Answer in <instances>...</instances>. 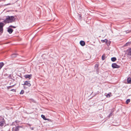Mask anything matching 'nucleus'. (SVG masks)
I'll use <instances>...</instances> for the list:
<instances>
[{
    "mask_svg": "<svg viewBox=\"0 0 131 131\" xmlns=\"http://www.w3.org/2000/svg\"><path fill=\"white\" fill-rule=\"evenodd\" d=\"M14 16H6V19L4 21V22L6 23H9L14 21Z\"/></svg>",
    "mask_w": 131,
    "mask_h": 131,
    "instance_id": "nucleus-1",
    "label": "nucleus"
},
{
    "mask_svg": "<svg viewBox=\"0 0 131 131\" xmlns=\"http://www.w3.org/2000/svg\"><path fill=\"white\" fill-rule=\"evenodd\" d=\"M4 24L2 22L0 23V35H1L3 31V27L4 26Z\"/></svg>",
    "mask_w": 131,
    "mask_h": 131,
    "instance_id": "nucleus-2",
    "label": "nucleus"
},
{
    "mask_svg": "<svg viewBox=\"0 0 131 131\" xmlns=\"http://www.w3.org/2000/svg\"><path fill=\"white\" fill-rule=\"evenodd\" d=\"M112 67L113 69L115 68H118L120 67L119 66L115 63H114L112 64Z\"/></svg>",
    "mask_w": 131,
    "mask_h": 131,
    "instance_id": "nucleus-3",
    "label": "nucleus"
},
{
    "mask_svg": "<svg viewBox=\"0 0 131 131\" xmlns=\"http://www.w3.org/2000/svg\"><path fill=\"white\" fill-rule=\"evenodd\" d=\"M41 116L42 118H43V119L45 120H47L48 121H49V122H53V121L51 120V119H47L45 116L43 115H41Z\"/></svg>",
    "mask_w": 131,
    "mask_h": 131,
    "instance_id": "nucleus-4",
    "label": "nucleus"
},
{
    "mask_svg": "<svg viewBox=\"0 0 131 131\" xmlns=\"http://www.w3.org/2000/svg\"><path fill=\"white\" fill-rule=\"evenodd\" d=\"M23 85L28 86L29 87H30L31 86V84L30 83V81H25L24 82Z\"/></svg>",
    "mask_w": 131,
    "mask_h": 131,
    "instance_id": "nucleus-5",
    "label": "nucleus"
},
{
    "mask_svg": "<svg viewBox=\"0 0 131 131\" xmlns=\"http://www.w3.org/2000/svg\"><path fill=\"white\" fill-rule=\"evenodd\" d=\"M24 77L26 78H28L29 79H30L31 78L32 75L26 74L25 75Z\"/></svg>",
    "mask_w": 131,
    "mask_h": 131,
    "instance_id": "nucleus-6",
    "label": "nucleus"
},
{
    "mask_svg": "<svg viewBox=\"0 0 131 131\" xmlns=\"http://www.w3.org/2000/svg\"><path fill=\"white\" fill-rule=\"evenodd\" d=\"M127 54L128 55L131 56V48H129L127 51Z\"/></svg>",
    "mask_w": 131,
    "mask_h": 131,
    "instance_id": "nucleus-7",
    "label": "nucleus"
},
{
    "mask_svg": "<svg viewBox=\"0 0 131 131\" xmlns=\"http://www.w3.org/2000/svg\"><path fill=\"white\" fill-rule=\"evenodd\" d=\"M7 31L9 34H11L12 33L13 31V30L10 28H9L7 29Z\"/></svg>",
    "mask_w": 131,
    "mask_h": 131,
    "instance_id": "nucleus-8",
    "label": "nucleus"
},
{
    "mask_svg": "<svg viewBox=\"0 0 131 131\" xmlns=\"http://www.w3.org/2000/svg\"><path fill=\"white\" fill-rule=\"evenodd\" d=\"M80 45L82 46H84L85 45V42L83 40H81L80 41Z\"/></svg>",
    "mask_w": 131,
    "mask_h": 131,
    "instance_id": "nucleus-9",
    "label": "nucleus"
},
{
    "mask_svg": "<svg viewBox=\"0 0 131 131\" xmlns=\"http://www.w3.org/2000/svg\"><path fill=\"white\" fill-rule=\"evenodd\" d=\"M17 55L18 54L17 53H13L12 54L11 57L12 59H14L17 57Z\"/></svg>",
    "mask_w": 131,
    "mask_h": 131,
    "instance_id": "nucleus-10",
    "label": "nucleus"
},
{
    "mask_svg": "<svg viewBox=\"0 0 131 131\" xmlns=\"http://www.w3.org/2000/svg\"><path fill=\"white\" fill-rule=\"evenodd\" d=\"M0 123H4V118L0 116Z\"/></svg>",
    "mask_w": 131,
    "mask_h": 131,
    "instance_id": "nucleus-11",
    "label": "nucleus"
},
{
    "mask_svg": "<svg viewBox=\"0 0 131 131\" xmlns=\"http://www.w3.org/2000/svg\"><path fill=\"white\" fill-rule=\"evenodd\" d=\"M127 82L128 84L131 83V78L129 77L127 79Z\"/></svg>",
    "mask_w": 131,
    "mask_h": 131,
    "instance_id": "nucleus-12",
    "label": "nucleus"
},
{
    "mask_svg": "<svg viewBox=\"0 0 131 131\" xmlns=\"http://www.w3.org/2000/svg\"><path fill=\"white\" fill-rule=\"evenodd\" d=\"M21 126H16L15 128V131H18L19 130V128L21 127Z\"/></svg>",
    "mask_w": 131,
    "mask_h": 131,
    "instance_id": "nucleus-13",
    "label": "nucleus"
},
{
    "mask_svg": "<svg viewBox=\"0 0 131 131\" xmlns=\"http://www.w3.org/2000/svg\"><path fill=\"white\" fill-rule=\"evenodd\" d=\"M16 85V84H15L13 85L7 86V89L8 90L9 89H10L11 88L14 87L15 85Z\"/></svg>",
    "mask_w": 131,
    "mask_h": 131,
    "instance_id": "nucleus-14",
    "label": "nucleus"
},
{
    "mask_svg": "<svg viewBox=\"0 0 131 131\" xmlns=\"http://www.w3.org/2000/svg\"><path fill=\"white\" fill-rule=\"evenodd\" d=\"M116 60V58L115 57H113L111 58V60L113 62H114Z\"/></svg>",
    "mask_w": 131,
    "mask_h": 131,
    "instance_id": "nucleus-15",
    "label": "nucleus"
},
{
    "mask_svg": "<svg viewBox=\"0 0 131 131\" xmlns=\"http://www.w3.org/2000/svg\"><path fill=\"white\" fill-rule=\"evenodd\" d=\"M111 43V41H108V40H107V41L106 42V43L107 46H109L110 45Z\"/></svg>",
    "mask_w": 131,
    "mask_h": 131,
    "instance_id": "nucleus-16",
    "label": "nucleus"
},
{
    "mask_svg": "<svg viewBox=\"0 0 131 131\" xmlns=\"http://www.w3.org/2000/svg\"><path fill=\"white\" fill-rule=\"evenodd\" d=\"M101 41L102 42L104 43L105 42H106L107 41V39H105V40H101Z\"/></svg>",
    "mask_w": 131,
    "mask_h": 131,
    "instance_id": "nucleus-17",
    "label": "nucleus"
},
{
    "mask_svg": "<svg viewBox=\"0 0 131 131\" xmlns=\"http://www.w3.org/2000/svg\"><path fill=\"white\" fill-rule=\"evenodd\" d=\"M105 56L104 54H103L102 57V60H104L105 59Z\"/></svg>",
    "mask_w": 131,
    "mask_h": 131,
    "instance_id": "nucleus-18",
    "label": "nucleus"
},
{
    "mask_svg": "<svg viewBox=\"0 0 131 131\" xmlns=\"http://www.w3.org/2000/svg\"><path fill=\"white\" fill-rule=\"evenodd\" d=\"M130 101V99H128L126 100V103L127 104H128Z\"/></svg>",
    "mask_w": 131,
    "mask_h": 131,
    "instance_id": "nucleus-19",
    "label": "nucleus"
},
{
    "mask_svg": "<svg viewBox=\"0 0 131 131\" xmlns=\"http://www.w3.org/2000/svg\"><path fill=\"white\" fill-rule=\"evenodd\" d=\"M24 91L23 90H21V91L20 92L19 94H24Z\"/></svg>",
    "mask_w": 131,
    "mask_h": 131,
    "instance_id": "nucleus-20",
    "label": "nucleus"
},
{
    "mask_svg": "<svg viewBox=\"0 0 131 131\" xmlns=\"http://www.w3.org/2000/svg\"><path fill=\"white\" fill-rule=\"evenodd\" d=\"M9 78V79H13L12 78V76H11V74H9V75L8 76V77H6V78Z\"/></svg>",
    "mask_w": 131,
    "mask_h": 131,
    "instance_id": "nucleus-21",
    "label": "nucleus"
},
{
    "mask_svg": "<svg viewBox=\"0 0 131 131\" xmlns=\"http://www.w3.org/2000/svg\"><path fill=\"white\" fill-rule=\"evenodd\" d=\"M113 114H112V113H111L108 116V117L109 118L112 115H113Z\"/></svg>",
    "mask_w": 131,
    "mask_h": 131,
    "instance_id": "nucleus-22",
    "label": "nucleus"
},
{
    "mask_svg": "<svg viewBox=\"0 0 131 131\" xmlns=\"http://www.w3.org/2000/svg\"><path fill=\"white\" fill-rule=\"evenodd\" d=\"M106 97H107L109 98L110 97V95L109 93H108L107 94V95H106Z\"/></svg>",
    "mask_w": 131,
    "mask_h": 131,
    "instance_id": "nucleus-23",
    "label": "nucleus"
},
{
    "mask_svg": "<svg viewBox=\"0 0 131 131\" xmlns=\"http://www.w3.org/2000/svg\"><path fill=\"white\" fill-rule=\"evenodd\" d=\"M9 27H11L12 28H16V27L15 26H12V25H10L9 26Z\"/></svg>",
    "mask_w": 131,
    "mask_h": 131,
    "instance_id": "nucleus-24",
    "label": "nucleus"
},
{
    "mask_svg": "<svg viewBox=\"0 0 131 131\" xmlns=\"http://www.w3.org/2000/svg\"><path fill=\"white\" fill-rule=\"evenodd\" d=\"M126 34L130 32H131V30H130L129 31H128V30L126 31Z\"/></svg>",
    "mask_w": 131,
    "mask_h": 131,
    "instance_id": "nucleus-25",
    "label": "nucleus"
},
{
    "mask_svg": "<svg viewBox=\"0 0 131 131\" xmlns=\"http://www.w3.org/2000/svg\"><path fill=\"white\" fill-rule=\"evenodd\" d=\"M10 91H13V92H16V89H12L11 90H10Z\"/></svg>",
    "mask_w": 131,
    "mask_h": 131,
    "instance_id": "nucleus-26",
    "label": "nucleus"
},
{
    "mask_svg": "<svg viewBox=\"0 0 131 131\" xmlns=\"http://www.w3.org/2000/svg\"><path fill=\"white\" fill-rule=\"evenodd\" d=\"M4 123H0V128H1L3 125Z\"/></svg>",
    "mask_w": 131,
    "mask_h": 131,
    "instance_id": "nucleus-27",
    "label": "nucleus"
},
{
    "mask_svg": "<svg viewBox=\"0 0 131 131\" xmlns=\"http://www.w3.org/2000/svg\"><path fill=\"white\" fill-rule=\"evenodd\" d=\"M79 18L80 19L82 18V17L80 15H79Z\"/></svg>",
    "mask_w": 131,
    "mask_h": 131,
    "instance_id": "nucleus-28",
    "label": "nucleus"
},
{
    "mask_svg": "<svg viewBox=\"0 0 131 131\" xmlns=\"http://www.w3.org/2000/svg\"><path fill=\"white\" fill-rule=\"evenodd\" d=\"M30 128L31 130H33L34 129V128L33 127H30Z\"/></svg>",
    "mask_w": 131,
    "mask_h": 131,
    "instance_id": "nucleus-29",
    "label": "nucleus"
},
{
    "mask_svg": "<svg viewBox=\"0 0 131 131\" xmlns=\"http://www.w3.org/2000/svg\"><path fill=\"white\" fill-rule=\"evenodd\" d=\"M8 74H5L4 75V76H8Z\"/></svg>",
    "mask_w": 131,
    "mask_h": 131,
    "instance_id": "nucleus-30",
    "label": "nucleus"
},
{
    "mask_svg": "<svg viewBox=\"0 0 131 131\" xmlns=\"http://www.w3.org/2000/svg\"><path fill=\"white\" fill-rule=\"evenodd\" d=\"M10 5V3H9V4H8L7 5Z\"/></svg>",
    "mask_w": 131,
    "mask_h": 131,
    "instance_id": "nucleus-31",
    "label": "nucleus"
},
{
    "mask_svg": "<svg viewBox=\"0 0 131 131\" xmlns=\"http://www.w3.org/2000/svg\"><path fill=\"white\" fill-rule=\"evenodd\" d=\"M114 125V126H117V125Z\"/></svg>",
    "mask_w": 131,
    "mask_h": 131,
    "instance_id": "nucleus-32",
    "label": "nucleus"
},
{
    "mask_svg": "<svg viewBox=\"0 0 131 131\" xmlns=\"http://www.w3.org/2000/svg\"><path fill=\"white\" fill-rule=\"evenodd\" d=\"M24 88L25 89H26V88H25V87H24Z\"/></svg>",
    "mask_w": 131,
    "mask_h": 131,
    "instance_id": "nucleus-33",
    "label": "nucleus"
},
{
    "mask_svg": "<svg viewBox=\"0 0 131 131\" xmlns=\"http://www.w3.org/2000/svg\"><path fill=\"white\" fill-rule=\"evenodd\" d=\"M24 88L25 89H26V88H25V87H24Z\"/></svg>",
    "mask_w": 131,
    "mask_h": 131,
    "instance_id": "nucleus-34",
    "label": "nucleus"
},
{
    "mask_svg": "<svg viewBox=\"0 0 131 131\" xmlns=\"http://www.w3.org/2000/svg\"><path fill=\"white\" fill-rule=\"evenodd\" d=\"M24 88L25 89H26V88H25V87H24Z\"/></svg>",
    "mask_w": 131,
    "mask_h": 131,
    "instance_id": "nucleus-35",
    "label": "nucleus"
},
{
    "mask_svg": "<svg viewBox=\"0 0 131 131\" xmlns=\"http://www.w3.org/2000/svg\"><path fill=\"white\" fill-rule=\"evenodd\" d=\"M127 43H126V45H127Z\"/></svg>",
    "mask_w": 131,
    "mask_h": 131,
    "instance_id": "nucleus-36",
    "label": "nucleus"
},
{
    "mask_svg": "<svg viewBox=\"0 0 131 131\" xmlns=\"http://www.w3.org/2000/svg\"><path fill=\"white\" fill-rule=\"evenodd\" d=\"M12 123H14V122H13Z\"/></svg>",
    "mask_w": 131,
    "mask_h": 131,
    "instance_id": "nucleus-37",
    "label": "nucleus"
}]
</instances>
